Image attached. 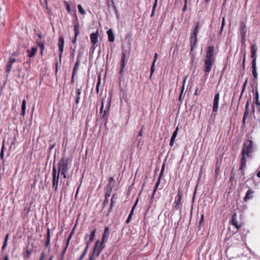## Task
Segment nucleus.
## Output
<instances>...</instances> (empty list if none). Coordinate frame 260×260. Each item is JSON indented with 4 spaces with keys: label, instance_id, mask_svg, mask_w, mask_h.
Returning a JSON list of instances; mask_svg holds the SVG:
<instances>
[{
    "label": "nucleus",
    "instance_id": "a211bd4d",
    "mask_svg": "<svg viewBox=\"0 0 260 260\" xmlns=\"http://www.w3.org/2000/svg\"><path fill=\"white\" fill-rule=\"evenodd\" d=\"M236 219H237V214L236 213H235L233 215L232 217L231 224L233 225H234V226H235L237 229H239L241 227V225L238 224V223L236 221Z\"/></svg>",
    "mask_w": 260,
    "mask_h": 260
},
{
    "label": "nucleus",
    "instance_id": "20e7f679",
    "mask_svg": "<svg viewBox=\"0 0 260 260\" xmlns=\"http://www.w3.org/2000/svg\"><path fill=\"white\" fill-rule=\"evenodd\" d=\"M199 22H198L196 26H195L192 35L190 37V45L191 50L193 49V48L196 46L197 43V36L199 32Z\"/></svg>",
    "mask_w": 260,
    "mask_h": 260
},
{
    "label": "nucleus",
    "instance_id": "0e129e2a",
    "mask_svg": "<svg viewBox=\"0 0 260 260\" xmlns=\"http://www.w3.org/2000/svg\"><path fill=\"white\" fill-rule=\"evenodd\" d=\"M157 0H155L154 3L153 4V6L152 10H155L156 6H157Z\"/></svg>",
    "mask_w": 260,
    "mask_h": 260
},
{
    "label": "nucleus",
    "instance_id": "de8ad7c7",
    "mask_svg": "<svg viewBox=\"0 0 260 260\" xmlns=\"http://www.w3.org/2000/svg\"><path fill=\"white\" fill-rule=\"evenodd\" d=\"M138 202V199L137 200V201L135 203L134 205H133L130 213H132L133 214L134 211L136 208V206H137Z\"/></svg>",
    "mask_w": 260,
    "mask_h": 260
},
{
    "label": "nucleus",
    "instance_id": "680f3d73",
    "mask_svg": "<svg viewBox=\"0 0 260 260\" xmlns=\"http://www.w3.org/2000/svg\"><path fill=\"white\" fill-rule=\"evenodd\" d=\"M225 18L224 17H223L222 19V22H221V26H222V27H224V26L225 25Z\"/></svg>",
    "mask_w": 260,
    "mask_h": 260
},
{
    "label": "nucleus",
    "instance_id": "6ab92c4d",
    "mask_svg": "<svg viewBox=\"0 0 260 260\" xmlns=\"http://www.w3.org/2000/svg\"><path fill=\"white\" fill-rule=\"evenodd\" d=\"M253 193H254V192H253V190H252L250 189H249L247 191V192L246 193V196H245V197L244 198V200L245 202H247L248 200H249L250 199H252L253 198Z\"/></svg>",
    "mask_w": 260,
    "mask_h": 260
},
{
    "label": "nucleus",
    "instance_id": "f03ea898",
    "mask_svg": "<svg viewBox=\"0 0 260 260\" xmlns=\"http://www.w3.org/2000/svg\"><path fill=\"white\" fill-rule=\"evenodd\" d=\"M253 142L251 140H248L244 142L241 152L242 157L240 160V166L239 171H241V174L244 176V173L243 171L246 166V159L245 156L249 157L250 153L253 152Z\"/></svg>",
    "mask_w": 260,
    "mask_h": 260
},
{
    "label": "nucleus",
    "instance_id": "cd10ccee",
    "mask_svg": "<svg viewBox=\"0 0 260 260\" xmlns=\"http://www.w3.org/2000/svg\"><path fill=\"white\" fill-rule=\"evenodd\" d=\"M25 110H26V101L25 100H23L21 106V115L24 116L25 114Z\"/></svg>",
    "mask_w": 260,
    "mask_h": 260
},
{
    "label": "nucleus",
    "instance_id": "58836bf2",
    "mask_svg": "<svg viewBox=\"0 0 260 260\" xmlns=\"http://www.w3.org/2000/svg\"><path fill=\"white\" fill-rule=\"evenodd\" d=\"M108 117V111L105 110L104 111L102 118L104 119V120H107Z\"/></svg>",
    "mask_w": 260,
    "mask_h": 260
},
{
    "label": "nucleus",
    "instance_id": "f3484780",
    "mask_svg": "<svg viewBox=\"0 0 260 260\" xmlns=\"http://www.w3.org/2000/svg\"><path fill=\"white\" fill-rule=\"evenodd\" d=\"M252 64V74L253 76L255 79H257V73L256 72V61H252L251 62Z\"/></svg>",
    "mask_w": 260,
    "mask_h": 260
},
{
    "label": "nucleus",
    "instance_id": "aec40b11",
    "mask_svg": "<svg viewBox=\"0 0 260 260\" xmlns=\"http://www.w3.org/2000/svg\"><path fill=\"white\" fill-rule=\"evenodd\" d=\"M107 35L108 36L109 41L110 42H113L114 41L115 38L112 29H110L107 31Z\"/></svg>",
    "mask_w": 260,
    "mask_h": 260
},
{
    "label": "nucleus",
    "instance_id": "412c9836",
    "mask_svg": "<svg viewBox=\"0 0 260 260\" xmlns=\"http://www.w3.org/2000/svg\"><path fill=\"white\" fill-rule=\"evenodd\" d=\"M37 51V48L36 47H32L31 50H28V56L29 57L31 58L35 56Z\"/></svg>",
    "mask_w": 260,
    "mask_h": 260
},
{
    "label": "nucleus",
    "instance_id": "1a4fd4ad",
    "mask_svg": "<svg viewBox=\"0 0 260 260\" xmlns=\"http://www.w3.org/2000/svg\"><path fill=\"white\" fill-rule=\"evenodd\" d=\"M219 100V93L218 92L215 94L213 100V112H216L218 108V104Z\"/></svg>",
    "mask_w": 260,
    "mask_h": 260
},
{
    "label": "nucleus",
    "instance_id": "4be33fe9",
    "mask_svg": "<svg viewBox=\"0 0 260 260\" xmlns=\"http://www.w3.org/2000/svg\"><path fill=\"white\" fill-rule=\"evenodd\" d=\"M116 199H117V198H116L115 194H113L112 196V198L111 199V203H110V207L109 208V212H108L109 213H110L111 212V211L112 210L113 207L114 206V204L116 203Z\"/></svg>",
    "mask_w": 260,
    "mask_h": 260
},
{
    "label": "nucleus",
    "instance_id": "9d476101",
    "mask_svg": "<svg viewBox=\"0 0 260 260\" xmlns=\"http://www.w3.org/2000/svg\"><path fill=\"white\" fill-rule=\"evenodd\" d=\"M99 34L98 30H96L95 32H92L90 35L91 43L93 45H95L98 42V38Z\"/></svg>",
    "mask_w": 260,
    "mask_h": 260
},
{
    "label": "nucleus",
    "instance_id": "3c124183",
    "mask_svg": "<svg viewBox=\"0 0 260 260\" xmlns=\"http://www.w3.org/2000/svg\"><path fill=\"white\" fill-rule=\"evenodd\" d=\"M248 106H249V103H248V102H247L246 104V105H245V112H244V113H246V112H247V115H248Z\"/></svg>",
    "mask_w": 260,
    "mask_h": 260
},
{
    "label": "nucleus",
    "instance_id": "f704fd0d",
    "mask_svg": "<svg viewBox=\"0 0 260 260\" xmlns=\"http://www.w3.org/2000/svg\"><path fill=\"white\" fill-rule=\"evenodd\" d=\"M99 241L98 240L96 241L95 243V245H94V247L93 249V251L91 253V254H93V255L95 254V252H96V250H98V247L99 246Z\"/></svg>",
    "mask_w": 260,
    "mask_h": 260
},
{
    "label": "nucleus",
    "instance_id": "13d9d810",
    "mask_svg": "<svg viewBox=\"0 0 260 260\" xmlns=\"http://www.w3.org/2000/svg\"><path fill=\"white\" fill-rule=\"evenodd\" d=\"M71 237H72V235H70L69 237L68 238V240H67V241L66 242V246L65 247H67V248H68V246H69V242H70V240L71 238Z\"/></svg>",
    "mask_w": 260,
    "mask_h": 260
},
{
    "label": "nucleus",
    "instance_id": "2eb2a0df",
    "mask_svg": "<svg viewBox=\"0 0 260 260\" xmlns=\"http://www.w3.org/2000/svg\"><path fill=\"white\" fill-rule=\"evenodd\" d=\"M82 92V88H78L76 87V100L75 103L77 104H78L80 102V95Z\"/></svg>",
    "mask_w": 260,
    "mask_h": 260
},
{
    "label": "nucleus",
    "instance_id": "052dcab7",
    "mask_svg": "<svg viewBox=\"0 0 260 260\" xmlns=\"http://www.w3.org/2000/svg\"><path fill=\"white\" fill-rule=\"evenodd\" d=\"M72 48V50H73V52L71 54V55H72L73 57H74L75 54V51H76V46L75 45L74 48Z\"/></svg>",
    "mask_w": 260,
    "mask_h": 260
},
{
    "label": "nucleus",
    "instance_id": "72a5a7b5",
    "mask_svg": "<svg viewBox=\"0 0 260 260\" xmlns=\"http://www.w3.org/2000/svg\"><path fill=\"white\" fill-rule=\"evenodd\" d=\"M88 236V234H86L85 236V238H84V240L86 242V246H85V248H89V245L92 242V241H90V239H89L88 241H87V237Z\"/></svg>",
    "mask_w": 260,
    "mask_h": 260
},
{
    "label": "nucleus",
    "instance_id": "423d86ee",
    "mask_svg": "<svg viewBox=\"0 0 260 260\" xmlns=\"http://www.w3.org/2000/svg\"><path fill=\"white\" fill-rule=\"evenodd\" d=\"M214 46H209L206 52L205 59L214 61Z\"/></svg>",
    "mask_w": 260,
    "mask_h": 260
},
{
    "label": "nucleus",
    "instance_id": "ddd939ff",
    "mask_svg": "<svg viewBox=\"0 0 260 260\" xmlns=\"http://www.w3.org/2000/svg\"><path fill=\"white\" fill-rule=\"evenodd\" d=\"M246 32L247 29L246 24L242 22L240 27V35L242 40H245Z\"/></svg>",
    "mask_w": 260,
    "mask_h": 260
},
{
    "label": "nucleus",
    "instance_id": "f257e3e1",
    "mask_svg": "<svg viewBox=\"0 0 260 260\" xmlns=\"http://www.w3.org/2000/svg\"><path fill=\"white\" fill-rule=\"evenodd\" d=\"M72 159L64 157L60 159L57 164V169L53 165L52 168V187L55 191L58 189L59 175L63 176V178H67V172L70 168Z\"/></svg>",
    "mask_w": 260,
    "mask_h": 260
},
{
    "label": "nucleus",
    "instance_id": "37998d69",
    "mask_svg": "<svg viewBox=\"0 0 260 260\" xmlns=\"http://www.w3.org/2000/svg\"><path fill=\"white\" fill-rule=\"evenodd\" d=\"M4 143H3L2 147V150H1V154H0V156H1V157L2 158H3L4 155Z\"/></svg>",
    "mask_w": 260,
    "mask_h": 260
},
{
    "label": "nucleus",
    "instance_id": "e433bc0d",
    "mask_svg": "<svg viewBox=\"0 0 260 260\" xmlns=\"http://www.w3.org/2000/svg\"><path fill=\"white\" fill-rule=\"evenodd\" d=\"M8 237H9V234H7L5 238V240H4V244L2 246V249L3 250H4V249L6 248L7 245V241H8Z\"/></svg>",
    "mask_w": 260,
    "mask_h": 260
},
{
    "label": "nucleus",
    "instance_id": "c85d7f7f",
    "mask_svg": "<svg viewBox=\"0 0 260 260\" xmlns=\"http://www.w3.org/2000/svg\"><path fill=\"white\" fill-rule=\"evenodd\" d=\"M74 32H75L74 36H78L79 34H80L78 23H76L74 25Z\"/></svg>",
    "mask_w": 260,
    "mask_h": 260
},
{
    "label": "nucleus",
    "instance_id": "bb28decb",
    "mask_svg": "<svg viewBox=\"0 0 260 260\" xmlns=\"http://www.w3.org/2000/svg\"><path fill=\"white\" fill-rule=\"evenodd\" d=\"M105 245H104V243H103V241L102 240L100 246L98 247V251L96 252V256H99L100 253L101 252L102 250L105 248Z\"/></svg>",
    "mask_w": 260,
    "mask_h": 260
},
{
    "label": "nucleus",
    "instance_id": "09e8293b",
    "mask_svg": "<svg viewBox=\"0 0 260 260\" xmlns=\"http://www.w3.org/2000/svg\"><path fill=\"white\" fill-rule=\"evenodd\" d=\"M112 191H109L108 190H107L106 192L105 193V198H108L111 196Z\"/></svg>",
    "mask_w": 260,
    "mask_h": 260
},
{
    "label": "nucleus",
    "instance_id": "dca6fc26",
    "mask_svg": "<svg viewBox=\"0 0 260 260\" xmlns=\"http://www.w3.org/2000/svg\"><path fill=\"white\" fill-rule=\"evenodd\" d=\"M178 129H179L178 127H177L173 133V135L171 137L170 142V146L171 147H172L174 145L175 139L177 135Z\"/></svg>",
    "mask_w": 260,
    "mask_h": 260
},
{
    "label": "nucleus",
    "instance_id": "6e6552de",
    "mask_svg": "<svg viewBox=\"0 0 260 260\" xmlns=\"http://www.w3.org/2000/svg\"><path fill=\"white\" fill-rule=\"evenodd\" d=\"M58 46L59 51V60L61 61V55L63 51L64 39L62 37L58 38Z\"/></svg>",
    "mask_w": 260,
    "mask_h": 260
},
{
    "label": "nucleus",
    "instance_id": "b1692460",
    "mask_svg": "<svg viewBox=\"0 0 260 260\" xmlns=\"http://www.w3.org/2000/svg\"><path fill=\"white\" fill-rule=\"evenodd\" d=\"M15 61H16V59L15 58L12 57L10 58V61L9 62V64L7 65V69H6L7 72H9L11 70L12 64L14 62H15Z\"/></svg>",
    "mask_w": 260,
    "mask_h": 260
},
{
    "label": "nucleus",
    "instance_id": "6e6d98bb",
    "mask_svg": "<svg viewBox=\"0 0 260 260\" xmlns=\"http://www.w3.org/2000/svg\"><path fill=\"white\" fill-rule=\"evenodd\" d=\"M67 249V247H65L64 248V249H63L62 253H61V258H63L64 255L65 253L66 252Z\"/></svg>",
    "mask_w": 260,
    "mask_h": 260
},
{
    "label": "nucleus",
    "instance_id": "4c0bfd02",
    "mask_svg": "<svg viewBox=\"0 0 260 260\" xmlns=\"http://www.w3.org/2000/svg\"><path fill=\"white\" fill-rule=\"evenodd\" d=\"M95 232H96V230H94L93 231H92L91 232V233L89 236V239H90V241H93V240L94 239V237L95 236Z\"/></svg>",
    "mask_w": 260,
    "mask_h": 260
},
{
    "label": "nucleus",
    "instance_id": "e2e57ef3",
    "mask_svg": "<svg viewBox=\"0 0 260 260\" xmlns=\"http://www.w3.org/2000/svg\"><path fill=\"white\" fill-rule=\"evenodd\" d=\"M255 104L257 106L259 107L260 109V103L259 102L258 99H255Z\"/></svg>",
    "mask_w": 260,
    "mask_h": 260
},
{
    "label": "nucleus",
    "instance_id": "c9c22d12",
    "mask_svg": "<svg viewBox=\"0 0 260 260\" xmlns=\"http://www.w3.org/2000/svg\"><path fill=\"white\" fill-rule=\"evenodd\" d=\"M78 9L79 12L82 15H85L86 12L83 9L82 6L81 5H79L78 6Z\"/></svg>",
    "mask_w": 260,
    "mask_h": 260
},
{
    "label": "nucleus",
    "instance_id": "7c9ffc66",
    "mask_svg": "<svg viewBox=\"0 0 260 260\" xmlns=\"http://www.w3.org/2000/svg\"><path fill=\"white\" fill-rule=\"evenodd\" d=\"M88 236V234H86L85 236V238H84V240L86 242V246H85V248H89V245L92 242V241H90V239H89L88 241H87V237Z\"/></svg>",
    "mask_w": 260,
    "mask_h": 260
},
{
    "label": "nucleus",
    "instance_id": "338daca9",
    "mask_svg": "<svg viewBox=\"0 0 260 260\" xmlns=\"http://www.w3.org/2000/svg\"><path fill=\"white\" fill-rule=\"evenodd\" d=\"M78 36H74V39L72 41L73 44H76L77 42Z\"/></svg>",
    "mask_w": 260,
    "mask_h": 260
},
{
    "label": "nucleus",
    "instance_id": "ea45409f",
    "mask_svg": "<svg viewBox=\"0 0 260 260\" xmlns=\"http://www.w3.org/2000/svg\"><path fill=\"white\" fill-rule=\"evenodd\" d=\"M114 185V183H109L107 185V190L112 191Z\"/></svg>",
    "mask_w": 260,
    "mask_h": 260
},
{
    "label": "nucleus",
    "instance_id": "9b49d317",
    "mask_svg": "<svg viewBox=\"0 0 260 260\" xmlns=\"http://www.w3.org/2000/svg\"><path fill=\"white\" fill-rule=\"evenodd\" d=\"M82 55L81 53H79L77 58V61L75 64L73 73V76H75V75L77 74V71L78 70L79 67L80 66V57Z\"/></svg>",
    "mask_w": 260,
    "mask_h": 260
},
{
    "label": "nucleus",
    "instance_id": "5701e85b",
    "mask_svg": "<svg viewBox=\"0 0 260 260\" xmlns=\"http://www.w3.org/2000/svg\"><path fill=\"white\" fill-rule=\"evenodd\" d=\"M107 4L109 9H113L115 11L116 10L113 0H107Z\"/></svg>",
    "mask_w": 260,
    "mask_h": 260
},
{
    "label": "nucleus",
    "instance_id": "a878e982",
    "mask_svg": "<svg viewBox=\"0 0 260 260\" xmlns=\"http://www.w3.org/2000/svg\"><path fill=\"white\" fill-rule=\"evenodd\" d=\"M105 245H104V243H103V241L102 240L100 246L98 247V251L96 252V256H99L100 253L101 252L102 250L105 248Z\"/></svg>",
    "mask_w": 260,
    "mask_h": 260
},
{
    "label": "nucleus",
    "instance_id": "7ed1b4c3",
    "mask_svg": "<svg viewBox=\"0 0 260 260\" xmlns=\"http://www.w3.org/2000/svg\"><path fill=\"white\" fill-rule=\"evenodd\" d=\"M128 59V56L126 54V51L123 50L120 61V71L119 72L120 78H122L123 76V73L124 72V68L125 67V63L127 62Z\"/></svg>",
    "mask_w": 260,
    "mask_h": 260
},
{
    "label": "nucleus",
    "instance_id": "4d7b16f0",
    "mask_svg": "<svg viewBox=\"0 0 260 260\" xmlns=\"http://www.w3.org/2000/svg\"><path fill=\"white\" fill-rule=\"evenodd\" d=\"M242 66H243V69H245V53L244 54L243 59Z\"/></svg>",
    "mask_w": 260,
    "mask_h": 260
},
{
    "label": "nucleus",
    "instance_id": "603ef678",
    "mask_svg": "<svg viewBox=\"0 0 260 260\" xmlns=\"http://www.w3.org/2000/svg\"><path fill=\"white\" fill-rule=\"evenodd\" d=\"M100 84H101V80L100 79L99 81L97 83L96 86V90L97 92H99V86L100 85Z\"/></svg>",
    "mask_w": 260,
    "mask_h": 260
},
{
    "label": "nucleus",
    "instance_id": "8fccbe9b",
    "mask_svg": "<svg viewBox=\"0 0 260 260\" xmlns=\"http://www.w3.org/2000/svg\"><path fill=\"white\" fill-rule=\"evenodd\" d=\"M108 202H109L108 199L107 198H105V199L104 200L103 203V208L105 207V206L107 205Z\"/></svg>",
    "mask_w": 260,
    "mask_h": 260
},
{
    "label": "nucleus",
    "instance_id": "a19ab883",
    "mask_svg": "<svg viewBox=\"0 0 260 260\" xmlns=\"http://www.w3.org/2000/svg\"><path fill=\"white\" fill-rule=\"evenodd\" d=\"M247 81H248V79H246V80H245V81L244 82V83L243 85V89H242V92H241V96H240V97H241V96H242V95L243 93L244 92V90H245V87H246V85H247Z\"/></svg>",
    "mask_w": 260,
    "mask_h": 260
},
{
    "label": "nucleus",
    "instance_id": "4468645a",
    "mask_svg": "<svg viewBox=\"0 0 260 260\" xmlns=\"http://www.w3.org/2000/svg\"><path fill=\"white\" fill-rule=\"evenodd\" d=\"M109 236V229L108 227L106 226L104 229V232L102 237L103 243H105L108 241Z\"/></svg>",
    "mask_w": 260,
    "mask_h": 260
},
{
    "label": "nucleus",
    "instance_id": "49530a36",
    "mask_svg": "<svg viewBox=\"0 0 260 260\" xmlns=\"http://www.w3.org/2000/svg\"><path fill=\"white\" fill-rule=\"evenodd\" d=\"M165 164H164L162 166L159 177H161L162 176V175L164 174V170H165Z\"/></svg>",
    "mask_w": 260,
    "mask_h": 260
},
{
    "label": "nucleus",
    "instance_id": "5fc2aeb1",
    "mask_svg": "<svg viewBox=\"0 0 260 260\" xmlns=\"http://www.w3.org/2000/svg\"><path fill=\"white\" fill-rule=\"evenodd\" d=\"M187 0H184V3H185V4H184V6L182 9V11L183 12H185L186 11V9H187Z\"/></svg>",
    "mask_w": 260,
    "mask_h": 260
},
{
    "label": "nucleus",
    "instance_id": "39448f33",
    "mask_svg": "<svg viewBox=\"0 0 260 260\" xmlns=\"http://www.w3.org/2000/svg\"><path fill=\"white\" fill-rule=\"evenodd\" d=\"M182 195L181 194V190L179 189L178 191V194L176 198L174 204V208L177 210H179V212L181 213L182 208Z\"/></svg>",
    "mask_w": 260,
    "mask_h": 260
},
{
    "label": "nucleus",
    "instance_id": "a18cd8bd",
    "mask_svg": "<svg viewBox=\"0 0 260 260\" xmlns=\"http://www.w3.org/2000/svg\"><path fill=\"white\" fill-rule=\"evenodd\" d=\"M64 4L67 6V11H68V13H70L71 12V8H70L69 4L67 2H66V1L64 2Z\"/></svg>",
    "mask_w": 260,
    "mask_h": 260
},
{
    "label": "nucleus",
    "instance_id": "c756f323",
    "mask_svg": "<svg viewBox=\"0 0 260 260\" xmlns=\"http://www.w3.org/2000/svg\"><path fill=\"white\" fill-rule=\"evenodd\" d=\"M160 179H161V177H158L157 181L156 182V183L155 184V187L154 188V190H153V196H154V194L156 191L157 188L158 187V186L159 185L160 182Z\"/></svg>",
    "mask_w": 260,
    "mask_h": 260
},
{
    "label": "nucleus",
    "instance_id": "79ce46f5",
    "mask_svg": "<svg viewBox=\"0 0 260 260\" xmlns=\"http://www.w3.org/2000/svg\"><path fill=\"white\" fill-rule=\"evenodd\" d=\"M155 63L154 62H152V66L150 68V76H151L154 71V67H155Z\"/></svg>",
    "mask_w": 260,
    "mask_h": 260
},
{
    "label": "nucleus",
    "instance_id": "69168bd1",
    "mask_svg": "<svg viewBox=\"0 0 260 260\" xmlns=\"http://www.w3.org/2000/svg\"><path fill=\"white\" fill-rule=\"evenodd\" d=\"M45 254L44 252H42L41 254L40 260H43L45 258Z\"/></svg>",
    "mask_w": 260,
    "mask_h": 260
},
{
    "label": "nucleus",
    "instance_id": "f8f14e48",
    "mask_svg": "<svg viewBox=\"0 0 260 260\" xmlns=\"http://www.w3.org/2000/svg\"><path fill=\"white\" fill-rule=\"evenodd\" d=\"M257 50V46L256 44H253L251 47V58H252V61H256V52Z\"/></svg>",
    "mask_w": 260,
    "mask_h": 260
},
{
    "label": "nucleus",
    "instance_id": "774afa93",
    "mask_svg": "<svg viewBox=\"0 0 260 260\" xmlns=\"http://www.w3.org/2000/svg\"><path fill=\"white\" fill-rule=\"evenodd\" d=\"M88 260H94L93 254H90Z\"/></svg>",
    "mask_w": 260,
    "mask_h": 260
},
{
    "label": "nucleus",
    "instance_id": "0eeeda50",
    "mask_svg": "<svg viewBox=\"0 0 260 260\" xmlns=\"http://www.w3.org/2000/svg\"><path fill=\"white\" fill-rule=\"evenodd\" d=\"M214 61L206 60H204V71L206 75H208L211 71L213 63Z\"/></svg>",
    "mask_w": 260,
    "mask_h": 260
},
{
    "label": "nucleus",
    "instance_id": "864d4df0",
    "mask_svg": "<svg viewBox=\"0 0 260 260\" xmlns=\"http://www.w3.org/2000/svg\"><path fill=\"white\" fill-rule=\"evenodd\" d=\"M247 116V112H246V113L244 114V115H243V117L242 123L243 124H244L245 123V121H246Z\"/></svg>",
    "mask_w": 260,
    "mask_h": 260
},
{
    "label": "nucleus",
    "instance_id": "c03bdc74",
    "mask_svg": "<svg viewBox=\"0 0 260 260\" xmlns=\"http://www.w3.org/2000/svg\"><path fill=\"white\" fill-rule=\"evenodd\" d=\"M37 44L42 50L44 49V45L42 43H41V42L37 41ZM41 52L42 53V51H41Z\"/></svg>",
    "mask_w": 260,
    "mask_h": 260
},
{
    "label": "nucleus",
    "instance_id": "bf43d9fd",
    "mask_svg": "<svg viewBox=\"0 0 260 260\" xmlns=\"http://www.w3.org/2000/svg\"><path fill=\"white\" fill-rule=\"evenodd\" d=\"M231 176H230V180H232L233 179V178L234 177L235 175V173H234V168H233L231 172Z\"/></svg>",
    "mask_w": 260,
    "mask_h": 260
},
{
    "label": "nucleus",
    "instance_id": "393cba45",
    "mask_svg": "<svg viewBox=\"0 0 260 260\" xmlns=\"http://www.w3.org/2000/svg\"><path fill=\"white\" fill-rule=\"evenodd\" d=\"M50 237H51L50 230L48 228L47 235L46 240V242H45L46 247H48V246L50 245Z\"/></svg>",
    "mask_w": 260,
    "mask_h": 260
},
{
    "label": "nucleus",
    "instance_id": "2f4dec72",
    "mask_svg": "<svg viewBox=\"0 0 260 260\" xmlns=\"http://www.w3.org/2000/svg\"><path fill=\"white\" fill-rule=\"evenodd\" d=\"M88 236V234H86L85 236V238H84V240L86 242V246H85V248H89V245L92 242V241H90V239H89L88 241H87V237Z\"/></svg>",
    "mask_w": 260,
    "mask_h": 260
},
{
    "label": "nucleus",
    "instance_id": "473e14b6",
    "mask_svg": "<svg viewBox=\"0 0 260 260\" xmlns=\"http://www.w3.org/2000/svg\"><path fill=\"white\" fill-rule=\"evenodd\" d=\"M88 236V234H86L85 236V238H84V240L86 242V246H85V248H89V245L92 242V241H90V239H89L88 241H87V237Z\"/></svg>",
    "mask_w": 260,
    "mask_h": 260
}]
</instances>
